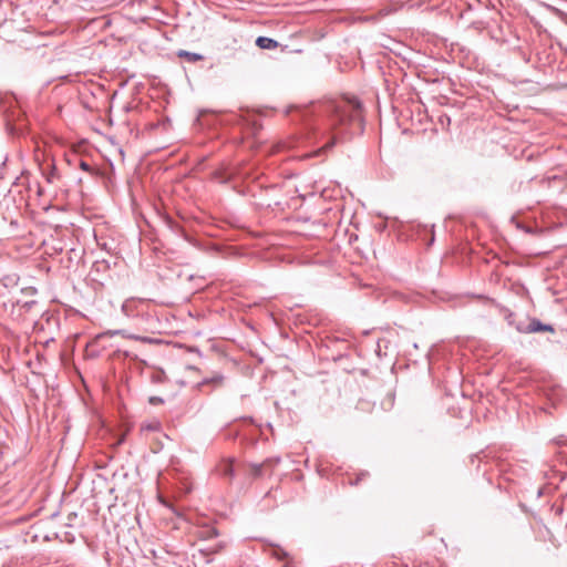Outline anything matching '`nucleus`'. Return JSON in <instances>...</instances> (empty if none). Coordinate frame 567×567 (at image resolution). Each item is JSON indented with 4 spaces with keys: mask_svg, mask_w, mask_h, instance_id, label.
<instances>
[{
    "mask_svg": "<svg viewBox=\"0 0 567 567\" xmlns=\"http://www.w3.org/2000/svg\"><path fill=\"white\" fill-rule=\"evenodd\" d=\"M216 472L223 476L233 478L235 475V468L233 464V460H223L217 466Z\"/></svg>",
    "mask_w": 567,
    "mask_h": 567,
    "instance_id": "5",
    "label": "nucleus"
},
{
    "mask_svg": "<svg viewBox=\"0 0 567 567\" xmlns=\"http://www.w3.org/2000/svg\"><path fill=\"white\" fill-rule=\"evenodd\" d=\"M227 547V543L225 540H219L214 545H209L199 549V554L209 557L215 554L221 553Z\"/></svg>",
    "mask_w": 567,
    "mask_h": 567,
    "instance_id": "6",
    "label": "nucleus"
},
{
    "mask_svg": "<svg viewBox=\"0 0 567 567\" xmlns=\"http://www.w3.org/2000/svg\"><path fill=\"white\" fill-rule=\"evenodd\" d=\"M41 171H42L43 177L45 178L47 183H49V184H55L61 178V175L59 174L53 162L48 164L45 167H41Z\"/></svg>",
    "mask_w": 567,
    "mask_h": 567,
    "instance_id": "4",
    "label": "nucleus"
},
{
    "mask_svg": "<svg viewBox=\"0 0 567 567\" xmlns=\"http://www.w3.org/2000/svg\"><path fill=\"white\" fill-rule=\"evenodd\" d=\"M267 471L269 472L264 462L259 464H250V472L255 478L261 477Z\"/></svg>",
    "mask_w": 567,
    "mask_h": 567,
    "instance_id": "11",
    "label": "nucleus"
},
{
    "mask_svg": "<svg viewBox=\"0 0 567 567\" xmlns=\"http://www.w3.org/2000/svg\"><path fill=\"white\" fill-rule=\"evenodd\" d=\"M196 536L200 540H210L219 536L218 529L209 524L198 526Z\"/></svg>",
    "mask_w": 567,
    "mask_h": 567,
    "instance_id": "3",
    "label": "nucleus"
},
{
    "mask_svg": "<svg viewBox=\"0 0 567 567\" xmlns=\"http://www.w3.org/2000/svg\"><path fill=\"white\" fill-rule=\"evenodd\" d=\"M80 168L89 173L93 172V168L84 161L80 162Z\"/></svg>",
    "mask_w": 567,
    "mask_h": 567,
    "instance_id": "17",
    "label": "nucleus"
},
{
    "mask_svg": "<svg viewBox=\"0 0 567 567\" xmlns=\"http://www.w3.org/2000/svg\"><path fill=\"white\" fill-rule=\"evenodd\" d=\"M322 118L316 130L321 134L334 133L326 147H332L337 141V135L343 133L348 125L362 122V105L357 99H341L328 101L318 107Z\"/></svg>",
    "mask_w": 567,
    "mask_h": 567,
    "instance_id": "1",
    "label": "nucleus"
},
{
    "mask_svg": "<svg viewBox=\"0 0 567 567\" xmlns=\"http://www.w3.org/2000/svg\"><path fill=\"white\" fill-rule=\"evenodd\" d=\"M37 193L39 196H42L44 194V188L42 186H38Z\"/></svg>",
    "mask_w": 567,
    "mask_h": 567,
    "instance_id": "19",
    "label": "nucleus"
},
{
    "mask_svg": "<svg viewBox=\"0 0 567 567\" xmlns=\"http://www.w3.org/2000/svg\"><path fill=\"white\" fill-rule=\"evenodd\" d=\"M177 56L185 59L186 61L192 62V63L204 60V56L202 54L195 53V52H189L186 50H179L177 52Z\"/></svg>",
    "mask_w": 567,
    "mask_h": 567,
    "instance_id": "9",
    "label": "nucleus"
},
{
    "mask_svg": "<svg viewBox=\"0 0 567 567\" xmlns=\"http://www.w3.org/2000/svg\"><path fill=\"white\" fill-rule=\"evenodd\" d=\"M257 47L266 50H274L278 47V42L268 37H258L256 40Z\"/></svg>",
    "mask_w": 567,
    "mask_h": 567,
    "instance_id": "8",
    "label": "nucleus"
},
{
    "mask_svg": "<svg viewBox=\"0 0 567 567\" xmlns=\"http://www.w3.org/2000/svg\"><path fill=\"white\" fill-rule=\"evenodd\" d=\"M284 567H292L289 563H286Z\"/></svg>",
    "mask_w": 567,
    "mask_h": 567,
    "instance_id": "20",
    "label": "nucleus"
},
{
    "mask_svg": "<svg viewBox=\"0 0 567 567\" xmlns=\"http://www.w3.org/2000/svg\"><path fill=\"white\" fill-rule=\"evenodd\" d=\"M148 402H150L151 404H153V405H156V404H161V403H163L164 401H163V399H162V398H159V396H151V398H150V400H148Z\"/></svg>",
    "mask_w": 567,
    "mask_h": 567,
    "instance_id": "18",
    "label": "nucleus"
},
{
    "mask_svg": "<svg viewBox=\"0 0 567 567\" xmlns=\"http://www.w3.org/2000/svg\"><path fill=\"white\" fill-rule=\"evenodd\" d=\"M150 381L154 384L164 383L166 381V374L162 369H153L150 372Z\"/></svg>",
    "mask_w": 567,
    "mask_h": 567,
    "instance_id": "10",
    "label": "nucleus"
},
{
    "mask_svg": "<svg viewBox=\"0 0 567 567\" xmlns=\"http://www.w3.org/2000/svg\"><path fill=\"white\" fill-rule=\"evenodd\" d=\"M296 111H297L298 113H300V117H301L302 120H306V118H307V116L310 114V110H309V109H307V107H305V109H298V107H296Z\"/></svg>",
    "mask_w": 567,
    "mask_h": 567,
    "instance_id": "15",
    "label": "nucleus"
},
{
    "mask_svg": "<svg viewBox=\"0 0 567 567\" xmlns=\"http://www.w3.org/2000/svg\"><path fill=\"white\" fill-rule=\"evenodd\" d=\"M274 557H276L279 560H285L289 558V554L281 547L277 546L272 549Z\"/></svg>",
    "mask_w": 567,
    "mask_h": 567,
    "instance_id": "12",
    "label": "nucleus"
},
{
    "mask_svg": "<svg viewBox=\"0 0 567 567\" xmlns=\"http://www.w3.org/2000/svg\"><path fill=\"white\" fill-rule=\"evenodd\" d=\"M518 330L524 333H536V332H554V327L550 324H545L540 322L538 319L533 318L529 323L526 326V328H519Z\"/></svg>",
    "mask_w": 567,
    "mask_h": 567,
    "instance_id": "2",
    "label": "nucleus"
},
{
    "mask_svg": "<svg viewBox=\"0 0 567 567\" xmlns=\"http://www.w3.org/2000/svg\"><path fill=\"white\" fill-rule=\"evenodd\" d=\"M281 462L280 457H269L264 461L265 465L269 470V474L272 473L274 468Z\"/></svg>",
    "mask_w": 567,
    "mask_h": 567,
    "instance_id": "13",
    "label": "nucleus"
},
{
    "mask_svg": "<svg viewBox=\"0 0 567 567\" xmlns=\"http://www.w3.org/2000/svg\"><path fill=\"white\" fill-rule=\"evenodd\" d=\"M133 305H134V300L124 301V303L122 305V311L126 316H132L133 315Z\"/></svg>",
    "mask_w": 567,
    "mask_h": 567,
    "instance_id": "14",
    "label": "nucleus"
},
{
    "mask_svg": "<svg viewBox=\"0 0 567 567\" xmlns=\"http://www.w3.org/2000/svg\"><path fill=\"white\" fill-rule=\"evenodd\" d=\"M260 128H261V125L259 123H257L256 121L252 122L251 128H250L251 134L256 136Z\"/></svg>",
    "mask_w": 567,
    "mask_h": 567,
    "instance_id": "16",
    "label": "nucleus"
},
{
    "mask_svg": "<svg viewBox=\"0 0 567 567\" xmlns=\"http://www.w3.org/2000/svg\"><path fill=\"white\" fill-rule=\"evenodd\" d=\"M225 377L221 373H214L210 378H205L202 382L198 383V386L212 384L214 388H219L223 385Z\"/></svg>",
    "mask_w": 567,
    "mask_h": 567,
    "instance_id": "7",
    "label": "nucleus"
}]
</instances>
